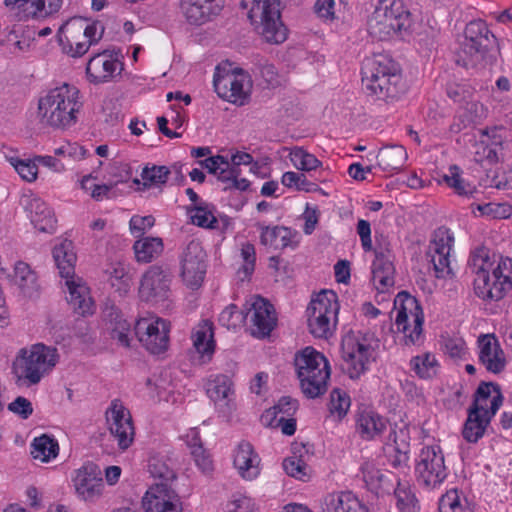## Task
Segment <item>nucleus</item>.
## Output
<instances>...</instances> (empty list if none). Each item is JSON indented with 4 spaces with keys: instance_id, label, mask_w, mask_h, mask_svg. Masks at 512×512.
<instances>
[{
    "instance_id": "nucleus-1",
    "label": "nucleus",
    "mask_w": 512,
    "mask_h": 512,
    "mask_svg": "<svg viewBox=\"0 0 512 512\" xmlns=\"http://www.w3.org/2000/svg\"><path fill=\"white\" fill-rule=\"evenodd\" d=\"M494 262L484 247L476 249L469 260L475 294L483 300L499 301L512 289V258L499 257L496 266Z\"/></svg>"
},
{
    "instance_id": "nucleus-2",
    "label": "nucleus",
    "mask_w": 512,
    "mask_h": 512,
    "mask_svg": "<svg viewBox=\"0 0 512 512\" xmlns=\"http://www.w3.org/2000/svg\"><path fill=\"white\" fill-rule=\"evenodd\" d=\"M79 90L69 84L51 89L38 101V118L43 125L66 129L76 124L82 108Z\"/></svg>"
},
{
    "instance_id": "nucleus-3",
    "label": "nucleus",
    "mask_w": 512,
    "mask_h": 512,
    "mask_svg": "<svg viewBox=\"0 0 512 512\" xmlns=\"http://www.w3.org/2000/svg\"><path fill=\"white\" fill-rule=\"evenodd\" d=\"M497 38L481 19L470 21L456 63L466 69H484L496 60Z\"/></svg>"
},
{
    "instance_id": "nucleus-4",
    "label": "nucleus",
    "mask_w": 512,
    "mask_h": 512,
    "mask_svg": "<svg viewBox=\"0 0 512 512\" xmlns=\"http://www.w3.org/2000/svg\"><path fill=\"white\" fill-rule=\"evenodd\" d=\"M53 258L62 278L66 279L68 289L67 302L73 311L80 316L93 314L94 302L86 283L75 277V263L77 260L73 243L64 240L53 249Z\"/></svg>"
},
{
    "instance_id": "nucleus-5",
    "label": "nucleus",
    "mask_w": 512,
    "mask_h": 512,
    "mask_svg": "<svg viewBox=\"0 0 512 512\" xmlns=\"http://www.w3.org/2000/svg\"><path fill=\"white\" fill-rule=\"evenodd\" d=\"M295 367L303 394L310 399L327 390L330 367L324 355L313 347H306L295 356Z\"/></svg>"
},
{
    "instance_id": "nucleus-6",
    "label": "nucleus",
    "mask_w": 512,
    "mask_h": 512,
    "mask_svg": "<svg viewBox=\"0 0 512 512\" xmlns=\"http://www.w3.org/2000/svg\"><path fill=\"white\" fill-rule=\"evenodd\" d=\"M411 22V14L401 0H380L368 20V32L383 41L407 31Z\"/></svg>"
},
{
    "instance_id": "nucleus-7",
    "label": "nucleus",
    "mask_w": 512,
    "mask_h": 512,
    "mask_svg": "<svg viewBox=\"0 0 512 512\" xmlns=\"http://www.w3.org/2000/svg\"><path fill=\"white\" fill-rule=\"evenodd\" d=\"M282 0H253L248 17L258 33L271 44L283 43L287 29L281 21Z\"/></svg>"
},
{
    "instance_id": "nucleus-8",
    "label": "nucleus",
    "mask_w": 512,
    "mask_h": 512,
    "mask_svg": "<svg viewBox=\"0 0 512 512\" xmlns=\"http://www.w3.org/2000/svg\"><path fill=\"white\" fill-rule=\"evenodd\" d=\"M20 356L14 366L15 373L19 381L24 380L29 385L39 383L58 361L57 349L41 343L21 349Z\"/></svg>"
},
{
    "instance_id": "nucleus-9",
    "label": "nucleus",
    "mask_w": 512,
    "mask_h": 512,
    "mask_svg": "<svg viewBox=\"0 0 512 512\" xmlns=\"http://www.w3.org/2000/svg\"><path fill=\"white\" fill-rule=\"evenodd\" d=\"M338 311L337 294L331 290L320 292L306 310L310 333L317 338H328L336 326Z\"/></svg>"
},
{
    "instance_id": "nucleus-10",
    "label": "nucleus",
    "mask_w": 512,
    "mask_h": 512,
    "mask_svg": "<svg viewBox=\"0 0 512 512\" xmlns=\"http://www.w3.org/2000/svg\"><path fill=\"white\" fill-rule=\"evenodd\" d=\"M394 308L397 311L395 325L398 331H402L405 344H415L423 331L424 315L417 299L409 293L399 292L394 300Z\"/></svg>"
},
{
    "instance_id": "nucleus-11",
    "label": "nucleus",
    "mask_w": 512,
    "mask_h": 512,
    "mask_svg": "<svg viewBox=\"0 0 512 512\" xmlns=\"http://www.w3.org/2000/svg\"><path fill=\"white\" fill-rule=\"evenodd\" d=\"M415 472L420 485L428 489L439 486L448 475L441 447L432 445L422 448Z\"/></svg>"
},
{
    "instance_id": "nucleus-12",
    "label": "nucleus",
    "mask_w": 512,
    "mask_h": 512,
    "mask_svg": "<svg viewBox=\"0 0 512 512\" xmlns=\"http://www.w3.org/2000/svg\"><path fill=\"white\" fill-rule=\"evenodd\" d=\"M213 85L217 95L233 104L244 105L249 99L250 77L242 69L221 73L216 69Z\"/></svg>"
},
{
    "instance_id": "nucleus-13",
    "label": "nucleus",
    "mask_w": 512,
    "mask_h": 512,
    "mask_svg": "<svg viewBox=\"0 0 512 512\" xmlns=\"http://www.w3.org/2000/svg\"><path fill=\"white\" fill-rule=\"evenodd\" d=\"M454 246V235L446 227L437 228L429 242L427 256L433 265V270L437 278H447L453 276L451 267V251Z\"/></svg>"
},
{
    "instance_id": "nucleus-14",
    "label": "nucleus",
    "mask_w": 512,
    "mask_h": 512,
    "mask_svg": "<svg viewBox=\"0 0 512 512\" xmlns=\"http://www.w3.org/2000/svg\"><path fill=\"white\" fill-rule=\"evenodd\" d=\"M170 323L162 318H140L134 326L139 342L151 353L161 354L169 345Z\"/></svg>"
},
{
    "instance_id": "nucleus-15",
    "label": "nucleus",
    "mask_w": 512,
    "mask_h": 512,
    "mask_svg": "<svg viewBox=\"0 0 512 512\" xmlns=\"http://www.w3.org/2000/svg\"><path fill=\"white\" fill-rule=\"evenodd\" d=\"M181 277L187 287L198 289L206 274V253L200 242L190 241L180 255Z\"/></svg>"
},
{
    "instance_id": "nucleus-16",
    "label": "nucleus",
    "mask_w": 512,
    "mask_h": 512,
    "mask_svg": "<svg viewBox=\"0 0 512 512\" xmlns=\"http://www.w3.org/2000/svg\"><path fill=\"white\" fill-rule=\"evenodd\" d=\"M106 422L113 438L121 450L133 443L135 430L129 410L119 399H114L106 410Z\"/></svg>"
},
{
    "instance_id": "nucleus-17",
    "label": "nucleus",
    "mask_w": 512,
    "mask_h": 512,
    "mask_svg": "<svg viewBox=\"0 0 512 512\" xmlns=\"http://www.w3.org/2000/svg\"><path fill=\"white\" fill-rule=\"evenodd\" d=\"M342 370L350 379H358L367 370V363L371 355V347L361 342L355 336H347L341 345Z\"/></svg>"
},
{
    "instance_id": "nucleus-18",
    "label": "nucleus",
    "mask_w": 512,
    "mask_h": 512,
    "mask_svg": "<svg viewBox=\"0 0 512 512\" xmlns=\"http://www.w3.org/2000/svg\"><path fill=\"white\" fill-rule=\"evenodd\" d=\"M73 484L77 495L85 501L99 498L104 488L102 471L93 462H87L75 471Z\"/></svg>"
},
{
    "instance_id": "nucleus-19",
    "label": "nucleus",
    "mask_w": 512,
    "mask_h": 512,
    "mask_svg": "<svg viewBox=\"0 0 512 512\" xmlns=\"http://www.w3.org/2000/svg\"><path fill=\"white\" fill-rule=\"evenodd\" d=\"M146 512H182L180 496L172 486L153 484L143 497Z\"/></svg>"
},
{
    "instance_id": "nucleus-20",
    "label": "nucleus",
    "mask_w": 512,
    "mask_h": 512,
    "mask_svg": "<svg viewBox=\"0 0 512 512\" xmlns=\"http://www.w3.org/2000/svg\"><path fill=\"white\" fill-rule=\"evenodd\" d=\"M171 278L159 266H151L142 276L139 294L145 301H163L168 298Z\"/></svg>"
},
{
    "instance_id": "nucleus-21",
    "label": "nucleus",
    "mask_w": 512,
    "mask_h": 512,
    "mask_svg": "<svg viewBox=\"0 0 512 512\" xmlns=\"http://www.w3.org/2000/svg\"><path fill=\"white\" fill-rule=\"evenodd\" d=\"M248 314H251V333L257 338H264L271 334L277 323L273 305L263 297H254Z\"/></svg>"
},
{
    "instance_id": "nucleus-22",
    "label": "nucleus",
    "mask_w": 512,
    "mask_h": 512,
    "mask_svg": "<svg viewBox=\"0 0 512 512\" xmlns=\"http://www.w3.org/2000/svg\"><path fill=\"white\" fill-rule=\"evenodd\" d=\"M477 343L480 363L490 373H501L506 367V358L498 339L493 334H485L478 338Z\"/></svg>"
},
{
    "instance_id": "nucleus-23",
    "label": "nucleus",
    "mask_w": 512,
    "mask_h": 512,
    "mask_svg": "<svg viewBox=\"0 0 512 512\" xmlns=\"http://www.w3.org/2000/svg\"><path fill=\"white\" fill-rule=\"evenodd\" d=\"M400 72L399 65L387 55L378 54L363 61L361 74L364 88L374 85L392 73Z\"/></svg>"
},
{
    "instance_id": "nucleus-24",
    "label": "nucleus",
    "mask_w": 512,
    "mask_h": 512,
    "mask_svg": "<svg viewBox=\"0 0 512 512\" xmlns=\"http://www.w3.org/2000/svg\"><path fill=\"white\" fill-rule=\"evenodd\" d=\"M98 27V22L88 23L83 18H71L59 28L57 33L58 42L63 43L66 36L72 42L83 35L85 40L91 42V45L96 44L102 38L104 31L103 27L98 31Z\"/></svg>"
},
{
    "instance_id": "nucleus-25",
    "label": "nucleus",
    "mask_w": 512,
    "mask_h": 512,
    "mask_svg": "<svg viewBox=\"0 0 512 512\" xmlns=\"http://www.w3.org/2000/svg\"><path fill=\"white\" fill-rule=\"evenodd\" d=\"M225 0H186L183 3L186 20L193 25H202L220 15Z\"/></svg>"
},
{
    "instance_id": "nucleus-26",
    "label": "nucleus",
    "mask_w": 512,
    "mask_h": 512,
    "mask_svg": "<svg viewBox=\"0 0 512 512\" xmlns=\"http://www.w3.org/2000/svg\"><path fill=\"white\" fill-rule=\"evenodd\" d=\"M369 95L375 96L386 103L397 101L406 92V84L401 72L392 73L388 77L380 79L374 85L365 88Z\"/></svg>"
},
{
    "instance_id": "nucleus-27",
    "label": "nucleus",
    "mask_w": 512,
    "mask_h": 512,
    "mask_svg": "<svg viewBox=\"0 0 512 512\" xmlns=\"http://www.w3.org/2000/svg\"><path fill=\"white\" fill-rule=\"evenodd\" d=\"M503 403V396L500 386L494 382H482L475 394L470 407L478 408L480 411L489 412L490 416H495Z\"/></svg>"
},
{
    "instance_id": "nucleus-28",
    "label": "nucleus",
    "mask_w": 512,
    "mask_h": 512,
    "mask_svg": "<svg viewBox=\"0 0 512 512\" xmlns=\"http://www.w3.org/2000/svg\"><path fill=\"white\" fill-rule=\"evenodd\" d=\"M117 66V61L112 58L108 50H105L89 59L86 74L91 83H104L113 77Z\"/></svg>"
},
{
    "instance_id": "nucleus-29",
    "label": "nucleus",
    "mask_w": 512,
    "mask_h": 512,
    "mask_svg": "<svg viewBox=\"0 0 512 512\" xmlns=\"http://www.w3.org/2000/svg\"><path fill=\"white\" fill-rule=\"evenodd\" d=\"M260 458L253 446L247 441H241L236 449L233 464L240 476L246 480L255 479L259 473Z\"/></svg>"
},
{
    "instance_id": "nucleus-30",
    "label": "nucleus",
    "mask_w": 512,
    "mask_h": 512,
    "mask_svg": "<svg viewBox=\"0 0 512 512\" xmlns=\"http://www.w3.org/2000/svg\"><path fill=\"white\" fill-rule=\"evenodd\" d=\"M193 347L199 355V363L209 362L215 350L213 323L202 320L192 331Z\"/></svg>"
},
{
    "instance_id": "nucleus-31",
    "label": "nucleus",
    "mask_w": 512,
    "mask_h": 512,
    "mask_svg": "<svg viewBox=\"0 0 512 512\" xmlns=\"http://www.w3.org/2000/svg\"><path fill=\"white\" fill-rule=\"evenodd\" d=\"M394 274L392 257H386L379 250L372 263V281L378 292L385 293L394 286Z\"/></svg>"
},
{
    "instance_id": "nucleus-32",
    "label": "nucleus",
    "mask_w": 512,
    "mask_h": 512,
    "mask_svg": "<svg viewBox=\"0 0 512 512\" xmlns=\"http://www.w3.org/2000/svg\"><path fill=\"white\" fill-rule=\"evenodd\" d=\"M489 412L480 411L478 408L469 406L467 409V419L462 429L463 438L469 443H476L481 439L492 418Z\"/></svg>"
},
{
    "instance_id": "nucleus-33",
    "label": "nucleus",
    "mask_w": 512,
    "mask_h": 512,
    "mask_svg": "<svg viewBox=\"0 0 512 512\" xmlns=\"http://www.w3.org/2000/svg\"><path fill=\"white\" fill-rule=\"evenodd\" d=\"M321 508L322 512H368L366 506L352 492L327 495Z\"/></svg>"
},
{
    "instance_id": "nucleus-34",
    "label": "nucleus",
    "mask_w": 512,
    "mask_h": 512,
    "mask_svg": "<svg viewBox=\"0 0 512 512\" xmlns=\"http://www.w3.org/2000/svg\"><path fill=\"white\" fill-rule=\"evenodd\" d=\"M28 209L34 227L44 233H54L57 220L51 208L40 198L30 200Z\"/></svg>"
},
{
    "instance_id": "nucleus-35",
    "label": "nucleus",
    "mask_w": 512,
    "mask_h": 512,
    "mask_svg": "<svg viewBox=\"0 0 512 512\" xmlns=\"http://www.w3.org/2000/svg\"><path fill=\"white\" fill-rule=\"evenodd\" d=\"M386 427V419L373 410L364 409L357 415L356 429L363 439L372 440L380 436Z\"/></svg>"
},
{
    "instance_id": "nucleus-36",
    "label": "nucleus",
    "mask_w": 512,
    "mask_h": 512,
    "mask_svg": "<svg viewBox=\"0 0 512 512\" xmlns=\"http://www.w3.org/2000/svg\"><path fill=\"white\" fill-rule=\"evenodd\" d=\"M106 326L110 337L125 348L130 347L132 340L131 324L124 318L123 314L115 308L106 313Z\"/></svg>"
},
{
    "instance_id": "nucleus-37",
    "label": "nucleus",
    "mask_w": 512,
    "mask_h": 512,
    "mask_svg": "<svg viewBox=\"0 0 512 512\" xmlns=\"http://www.w3.org/2000/svg\"><path fill=\"white\" fill-rule=\"evenodd\" d=\"M256 227L260 230V243L264 246L274 249H284L291 244L292 231L284 226H267L263 223H257Z\"/></svg>"
},
{
    "instance_id": "nucleus-38",
    "label": "nucleus",
    "mask_w": 512,
    "mask_h": 512,
    "mask_svg": "<svg viewBox=\"0 0 512 512\" xmlns=\"http://www.w3.org/2000/svg\"><path fill=\"white\" fill-rule=\"evenodd\" d=\"M376 158L382 170L391 172L399 170L404 166L407 160V152L401 145H390L382 147Z\"/></svg>"
},
{
    "instance_id": "nucleus-39",
    "label": "nucleus",
    "mask_w": 512,
    "mask_h": 512,
    "mask_svg": "<svg viewBox=\"0 0 512 512\" xmlns=\"http://www.w3.org/2000/svg\"><path fill=\"white\" fill-rule=\"evenodd\" d=\"M12 280L24 296L32 297L38 290L36 274L24 262L15 264Z\"/></svg>"
},
{
    "instance_id": "nucleus-40",
    "label": "nucleus",
    "mask_w": 512,
    "mask_h": 512,
    "mask_svg": "<svg viewBox=\"0 0 512 512\" xmlns=\"http://www.w3.org/2000/svg\"><path fill=\"white\" fill-rule=\"evenodd\" d=\"M58 453L59 445L57 440L47 434H42L41 436L34 438L31 444L32 457L43 463L56 458Z\"/></svg>"
},
{
    "instance_id": "nucleus-41",
    "label": "nucleus",
    "mask_w": 512,
    "mask_h": 512,
    "mask_svg": "<svg viewBox=\"0 0 512 512\" xmlns=\"http://www.w3.org/2000/svg\"><path fill=\"white\" fill-rule=\"evenodd\" d=\"M133 250L138 262L149 263L163 251V242L158 237H144L135 241Z\"/></svg>"
},
{
    "instance_id": "nucleus-42",
    "label": "nucleus",
    "mask_w": 512,
    "mask_h": 512,
    "mask_svg": "<svg viewBox=\"0 0 512 512\" xmlns=\"http://www.w3.org/2000/svg\"><path fill=\"white\" fill-rule=\"evenodd\" d=\"M148 470L151 476L158 480L155 484H166L172 486L176 480V473L169 464V459L164 456H152L149 459Z\"/></svg>"
},
{
    "instance_id": "nucleus-43",
    "label": "nucleus",
    "mask_w": 512,
    "mask_h": 512,
    "mask_svg": "<svg viewBox=\"0 0 512 512\" xmlns=\"http://www.w3.org/2000/svg\"><path fill=\"white\" fill-rule=\"evenodd\" d=\"M298 409V401L290 396L281 397L278 402L265 411L262 420L269 426H273L274 420L280 416L290 417L295 414Z\"/></svg>"
},
{
    "instance_id": "nucleus-44",
    "label": "nucleus",
    "mask_w": 512,
    "mask_h": 512,
    "mask_svg": "<svg viewBox=\"0 0 512 512\" xmlns=\"http://www.w3.org/2000/svg\"><path fill=\"white\" fill-rule=\"evenodd\" d=\"M107 273L112 287H114L120 295H125L129 292L132 286V275L126 264L121 262L112 264L111 267L107 269Z\"/></svg>"
},
{
    "instance_id": "nucleus-45",
    "label": "nucleus",
    "mask_w": 512,
    "mask_h": 512,
    "mask_svg": "<svg viewBox=\"0 0 512 512\" xmlns=\"http://www.w3.org/2000/svg\"><path fill=\"white\" fill-rule=\"evenodd\" d=\"M443 182L452 188L459 196L472 197L476 188L466 183L461 177V170L457 165L449 167V173L443 175Z\"/></svg>"
},
{
    "instance_id": "nucleus-46",
    "label": "nucleus",
    "mask_w": 512,
    "mask_h": 512,
    "mask_svg": "<svg viewBox=\"0 0 512 512\" xmlns=\"http://www.w3.org/2000/svg\"><path fill=\"white\" fill-rule=\"evenodd\" d=\"M297 446L293 447V456L287 457L283 461V469L287 475L301 481L310 478V467L304 462L301 456L296 455Z\"/></svg>"
},
{
    "instance_id": "nucleus-47",
    "label": "nucleus",
    "mask_w": 512,
    "mask_h": 512,
    "mask_svg": "<svg viewBox=\"0 0 512 512\" xmlns=\"http://www.w3.org/2000/svg\"><path fill=\"white\" fill-rule=\"evenodd\" d=\"M394 494L396 498V505L400 512H418V500L408 485L398 483Z\"/></svg>"
},
{
    "instance_id": "nucleus-48",
    "label": "nucleus",
    "mask_w": 512,
    "mask_h": 512,
    "mask_svg": "<svg viewBox=\"0 0 512 512\" xmlns=\"http://www.w3.org/2000/svg\"><path fill=\"white\" fill-rule=\"evenodd\" d=\"M232 393V381L225 375L217 376L207 388V394L214 402L226 400Z\"/></svg>"
},
{
    "instance_id": "nucleus-49",
    "label": "nucleus",
    "mask_w": 512,
    "mask_h": 512,
    "mask_svg": "<svg viewBox=\"0 0 512 512\" xmlns=\"http://www.w3.org/2000/svg\"><path fill=\"white\" fill-rule=\"evenodd\" d=\"M351 405L349 395L339 389L335 388L330 393L329 411L331 415L336 416L338 420H341L346 416Z\"/></svg>"
},
{
    "instance_id": "nucleus-50",
    "label": "nucleus",
    "mask_w": 512,
    "mask_h": 512,
    "mask_svg": "<svg viewBox=\"0 0 512 512\" xmlns=\"http://www.w3.org/2000/svg\"><path fill=\"white\" fill-rule=\"evenodd\" d=\"M439 512H472L467 506V501L461 500V497L456 489L446 492L439 500Z\"/></svg>"
},
{
    "instance_id": "nucleus-51",
    "label": "nucleus",
    "mask_w": 512,
    "mask_h": 512,
    "mask_svg": "<svg viewBox=\"0 0 512 512\" xmlns=\"http://www.w3.org/2000/svg\"><path fill=\"white\" fill-rule=\"evenodd\" d=\"M7 160L23 180L33 182L37 179L38 166L35 158L20 159L16 156H10L7 157Z\"/></svg>"
},
{
    "instance_id": "nucleus-52",
    "label": "nucleus",
    "mask_w": 512,
    "mask_h": 512,
    "mask_svg": "<svg viewBox=\"0 0 512 512\" xmlns=\"http://www.w3.org/2000/svg\"><path fill=\"white\" fill-rule=\"evenodd\" d=\"M437 361L430 353L415 356L410 361L411 369L421 378H431L435 374Z\"/></svg>"
},
{
    "instance_id": "nucleus-53",
    "label": "nucleus",
    "mask_w": 512,
    "mask_h": 512,
    "mask_svg": "<svg viewBox=\"0 0 512 512\" xmlns=\"http://www.w3.org/2000/svg\"><path fill=\"white\" fill-rule=\"evenodd\" d=\"M290 160L297 169L303 171L315 170L321 165V161L313 154L308 153L300 147H295L291 150Z\"/></svg>"
},
{
    "instance_id": "nucleus-54",
    "label": "nucleus",
    "mask_w": 512,
    "mask_h": 512,
    "mask_svg": "<svg viewBox=\"0 0 512 512\" xmlns=\"http://www.w3.org/2000/svg\"><path fill=\"white\" fill-rule=\"evenodd\" d=\"M63 0H33L29 14L32 18H46L57 13L62 7Z\"/></svg>"
},
{
    "instance_id": "nucleus-55",
    "label": "nucleus",
    "mask_w": 512,
    "mask_h": 512,
    "mask_svg": "<svg viewBox=\"0 0 512 512\" xmlns=\"http://www.w3.org/2000/svg\"><path fill=\"white\" fill-rule=\"evenodd\" d=\"M170 170L166 166L145 167L142 170L141 178L145 186L162 185L168 180Z\"/></svg>"
},
{
    "instance_id": "nucleus-56",
    "label": "nucleus",
    "mask_w": 512,
    "mask_h": 512,
    "mask_svg": "<svg viewBox=\"0 0 512 512\" xmlns=\"http://www.w3.org/2000/svg\"><path fill=\"white\" fill-rule=\"evenodd\" d=\"M241 257L243 260L242 266L238 269V275L243 281L249 278L254 272L256 253L254 245L251 243H245L241 248Z\"/></svg>"
},
{
    "instance_id": "nucleus-57",
    "label": "nucleus",
    "mask_w": 512,
    "mask_h": 512,
    "mask_svg": "<svg viewBox=\"0 0 512 512\" xmlns=\"http://www.w3.org/2000/svg\"><path fill=\"white\" fill-rule=\"evenodd\" d=\"M361 472L363 480L370 490H378L382 487L385 475L373 463H364Z\"/></svg>"
},
{
    "instance_id": "nucleus-58",
    "label": "nucleus",
    "mask_w": 512,
    "mask_h": 512,
    "mask_svg": "<svg viewBox=\"0 0 512 512\" xmlns=\"http://www.w3.org/2000/svg\"><path fill=\"white\" fill-rule=\"evenodd\" d=\"M193 211L194 213L191 215L193 224L203 228H213L217 223V219L208 208V205L204 203L196 204Z\"/></svg>"
},
{
    "instance_id": "nucleus-59",
    "label": "nucleus",
    "mask_w": 512,
    "mask_h": 512,
    "mask_svg": "<svg viewBox=\"0 0 512 512\" xmlns=\"http://www.w3.org/2000/svg\"><path fill=\"white\" fill-rule=\"evenodd\" d=\"M477 209L482 215L492 216L498 219L507 218L512 213V207L507 203H486L477 205Z\"/></svg>"
},
{
    "instance_id": "nucleus-60",
    "label": "nucleus",
    "mask_w": 512,
    "mask_h": 512,
    "mask_svg": "<svg viewBox=\"0 0 512 512\" xmlns=\"http://www.w3.org/2000/svg\"><path fill=\"white\" fill-rule=\"evenodd\" d=\"M155 224V219L153 216H139L134 215L131 217L129 221V228L131 233L135 237H141L145 234L147 230L152 228Z\"/></svg>"
},
{
    "instance_id": "nucleus-61",
    "label": "nucleus",
    "mask_w": 512,
    "mask_h": 512,
    "mask_svg": "<svg viewBox=\"0 0 512 512\" xmlns=\"http://www.w3.org/2000/svg\"><path fill=\"white\" fill-rule=\"evenodd\" d=\"M447 95L455 102H464L472 98L473 89L466 83H451L447 86Z\"/></svg>"
},
{
    "instance_id": "nucleus-62",
    "label": "nucleus",
    "mask_w": 512,
    "mask_h": 512,
    "mask_svg": "<svg viewBox=\"0 0 512 512\" xmlns=\"http://www.w3.org/2000/svg\"><path fill=\"white\" fill-rule=\"evenodd\" d=\"M56 156L68 157L74 161L82 160L86 157L87 150L77 143H66L55 149Z\"/></svg>"
},
{
    "instance_id": "nucleus-63",
    "label": "nucleus",
    "mask_w": 512,
    "mask_h": 512,
    "mask_svg": "<svg viewBox=\"0 0 512 512\" xmlns=\"http://www.w3.org/2000/svg\"><path fill=\"white\" fill-rule=\"evenodd\" d=\"M62 47L63 52L70 55L71 57H81L83 56L90 48L91 42L80 41L79 38L75 41L70 42L67 39V36L64 37V42L59 43Z\"/></svg>"
},
{
    "instance_id": "nucleus-64",
    "label": "nucleus",
    "mask_w": 512,
    "mask_h": 512,
    "mask_svg": "<svg viewBox=\"0 0 512 512\" xmlns=\"http://www.w3.org/2000/svg\"><path fill=\"white\" fill-rule=\"evenodd\" d=\"M241 320V313L234 304L227 306L219 315L220 324L228 329L236 328Z\"/></svg>"
}]
</instances>
